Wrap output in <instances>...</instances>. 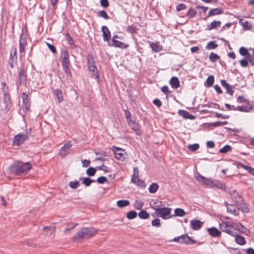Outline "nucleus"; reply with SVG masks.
Here are the masks:
<instances>
[{
  "instance_id": "23",
  "label": "nucleus",
  "mask_w": 254,
  "mask_h": 254,
  "mask_svg": "<svg viewBox=\"0 0 254 254\" xmlns=\"http://www.w3.org/2000/svg\"><path fill=\"white\" fill-rule=\"evenodd\" d=\"M207 231L209 235L213 237H220L221 235L220 231L214 227L208 228Z\"/></svg>"
},
{
  "instance_id": "29",
  "label": "nucleus",
  "mask_w": 254,
  "mask_h": 254,
  "mask_svg": "<svg viewBox=\"0 0 254 254\" xmlns=\"http://www.w3.org/2000/svg\"><path fill=\"white\" fill-rule=\"evenodd\" d=\"M190 226L193 230H199L201 227V222L198 220H192L190 221Z\"/></svg>"
},
{
  "instance_id": "61",
  "label": "nucleus",
  "mask_w": 254,
  "mask_h": 254,
  "mask_svg": "<svg viewBox=\"0 0 254 254\" xmlns=\"http://www.w3.org/2000/svg\"><path fill=\"white\" fill-rule=\"evenodd\" d=\"M187 8V5L184 3H180L176 6V10L177 11H180Z\"/></svg>"
},
{
  "instance_id": "32",
  "label": "nucleus",
  "mask_w": 254,
  "mask_h": 254,
  "mask_svg": "<svg viewBox=\"0 0 254 254\" xmlns=\"http://www.w3.org/2000/svg\"><path fill=\"white\" fill-rule=\"evenodd\" d=\"M233 236L235 237V241L238 244L244 245L246 244V242L243 236L237 235L236 232V235H234Z\"/></svg>"
},
{
  "instance_id": "49",
  "label": "nucleus",
  "mask_w": 254,
  "mask_h": 254,
  "mask_svg": "<svg viewBox=\"0 0 254 254\" xmlns=\"http://www.w3.org/2000/svg\"><path fill=\"white\" fill-rule=\"evenodd\" d=\"M232 110L234 111L238 110L240 112H248V107L245 106H238L237 108L235 107V106H233Z\"/></svg>"
},
{
  "instance_id": "7",
  "label": "nucleus",
  "mask_w": 254,
  "mask_h": 254,
  "mask_svg": "<svg viewBox=\"0 0 254 254\" xmlns=\"http://www.w3.org/2000/svg\"><path fill=\"white\" fill-rule=\"evenodd\" d=\"M115 157L118 160L126 161L127 158V155L125 151L117 147H114L113 149Z\"/></svg>"
},
{
  "instance_id": "41",
  "label": "nucleus",
  "mask_w": 254,
  "mask_h": 254,
  "mask_svg": "<svg viewBox=\"0 0 254 254\" xmlns=\"http://www.w3.org/2000/svg\"><path fill=\"white\" fill-rule=\"evenodd\" d=\"M144 204V203L142 200H136L134 202V207L137 210H140Z\"/></svg>"
},
{
  "instance_id": "9",
  "label": "nucleus",
  "mask_w": 254,
  "mask_h": 254,
  "mask_svg": "<svg viewBox=\"0 0 254 254\" xmlns=\"http://www.w3.org/2000/svg\"><path fill=\"white\" fill-rule=\"evenodd\" d=\"M22 109H21L19 112H21V110H23L24 113H27L30 109V103H29V99L28 97V95L25 92H23L22 94Z\"/></svg>"
},
{
  "instance_id": "56",
  "label": "nucleus",
  "mask_w": 254,
  "mask_h": 254,
  "mask_svg": "<svg viewBox=\"0 0 254 254\" xmlns=\"http://www.w3.org/2000/svg\"><path fill=\"white\" fill-rule=\"evenodd\" d=\"M199 147V145L197 143H194L192 144H190L188 146V149L192 151H195L197 150Z\"/></svg>"
},
{
  "instance_id": "43",
  "label": "nucleus",
  "mask_w": 254,
  "mask_h": 254,
  "mask_svg": "<svg viewBox=\"0 0 254 254\" xmlns=\"http://www.w3.org/2000/svg\"><path fill=\"white\" fill-rule=\"evenodd\" d=\"M63 70L66 74L67 77H71V73L69 68V64H64L62 65Z\"/></svg>"
},
{
  "instance_id": "47",
  "label": "nucleus",
  "mask_w": 254,
  "mask_h": 254,
  "mask_svg": "<svg viewBox=\"0 0 254 254\" xmlns=\"http://www.w3.org/2000/svg\"><path fill=\"white\" fill-rule=\"evenodd\" d=\"M197 12L195 9H192V8H190L189 11L187 13V16H188L190 18H193L194 17L196 14Z\"/></svg>"
},
{
  "instance_id": "57",
  "label": "nucleus",
  "mask_w": 254,
  "mask_h": 254,
  "mask_svg": "<svg viewBox=\"0 0 254 254\" xmlns=\"http://www.w3.org/2000/svg\"><path fill=\"white\" fill-rule=\"evenodd\" d=\"M253 55H250V54H249L248 55V56L247 57V58L248 59V62H250L253 66H254V49L253 50Z\"/></svg>"
},
{
  "instance_id": "2",
  "label": "nucleus",
  "mask_w": 254,
  "mask_h": 254,
  "mask_svg": "<svg viewBox=\"0 0 254 254\" xmlns=\"http://www.w3.org/2000/svg\"><path fill=\"white\" fill-rule=\"evenodd\" d=\"M1 84L2 86V100L4 105V109L7 111L10 109L12 106L10 95L8 93V87L4 82H1Z\"/></svg>"
},
{
  "instance_id": "4",
  "label": "nucleus",
  "mask_w": 254,
  "mask_h": 254,
  "mask_svg": "<svg viewBox=\"0 0 254 254\" xmlns=\"http://www.w3.org/2000/svg\"><path fill=\"white\" fill-rule=\"evenodd\" d=\"M27 80V74L26 70L21 67L18 74V79L16 82L17 89H18L22 84H25Z\"/></svg>"
},
{
  "instance_id": "45",
  "label": "nucleus",
  "mask_w": 254,
  "mask_h": 254,
  "mask_svg": "<svg viewBox=\"0 0 254 254\" xmlns=\"http://www.w3.org/2000/svg\"><path fill=\"white\" fill-rule=\"evenodd\" d=\"M209 60L211 62L213 63V62H216L218 60H219L220 59V57L216 54H215L214 53H211L209 55Z\"/></svg>"
},
{
  "instance_id": "33",
  "label": "nucleus",
  "mask_w": 254,
  "mask_h": 254,
  "mask_svg": "<svg viewBox=\"0 0 254 254\" xmlns=\"http://www.w3.org/2000/svg\"><path fill=\"white\" fill-rule=\"evenodd\" d=\"M221 25V22L220 21H213L210 24L207 25V29L211 30L217 27H220Z\"/></svg>"
},
{
  "instance_id": "37",
  "label": "nucleus",
  "mask_w": 254,
  "mask_h": 254,
  "mask_svg": "<svg viewBox=\"0 0 254 254\" xmlns=\"http://www.w3.org/2000/svg\"><path fill=\"white\" fill-rule=\"evenodd\" d=\"M214 76L212 75H209L207 77V78L206 80V82L205 83V85L206 87H211L214 84Z\"/></svg>"
},
{
  "instance_id": "60",
  "label": "nucleus",
  "mask_w": 254,
  "mask_h": 254,
  "mask_svg": "<svg viewBox=\"0 0 254 254\" xmlns=\"http://www.w3.org/2000/svg\"><path fill=\"white\" fill-rule=\"evenodd\" d=\"M157 202L156 201L153 202L152 204L151 203H150L151 208L154 209L156 213V209H162L163 208L161 207V205H157Z\"/></svg>"
},
{
  "instance_id": "63",
  "label": "nucleus",
  "mask_w": 254,
  "mask_h": 254,
  "mask_svg": "<svg viewBox=\"0 0 254 254\" xmlns=\"http://www.w3.org/2000/svg\"><path fill=\"white\" fill-rule=\"evenodd\" d=\"M240 64L242 67H246L249 65V62L246 59L240 61Z\"/></svg>"
},
{
  "instance_id": "55",
  "label": "nucleus",
  "mask_w": 254,
  "mask_h": 254,
  "mask_svg": "<svg viewBox=\"0 0 254 254\" xmlns=\"http://www.w3.org/2000/svg\"><path fill=\"white\" fill-rule=\"evenodd\" d=\"M238 208L241 209L244 213H248L249 211V208L244 202L240 206H238Z\"/></svg>"
},
{
  "instance_id": "20",
  "label": "nucleus",
  "mask_w": 254,
  "mask_h": 254,
  "mask_svg": "<svg viewBox=\"0 0 254 254\" xmlns=\"http://www.w3.org/2000/svg\"><path fill=\"white\" fill-rule=\"evenodd\" d=\"M27 44V39L26 36L21 35L19 40V52L20 53H23L25 51V47Z\"/></svg>"
},
{
  "instance_id": "40",
  "label": "nucleus",
  "mask_w": 254,
  "mask_h": 254,
  "mask_svg": "<svg viewBox=\"0 0 254 254\" xmlns=\"http://www.w3.org/2000/svg\"><path fill=\"white\" fill-rule=\"evenodd\" d=\"M138 216L140 218L145 219L149 217V214L146 210H141L138 213Z\"/></svg>"
},
{
  "instance_id": "38",
  "label": "nucleus",
  "mask_w": 254,
  "mask_h": 254,
  "mask_svg": "<svg viewBox=\"0 0 254 254\" xmlns=\"http://www.w3.org/2000/svg\"><path fill=\"white\" fill-rule=\"evenodd\" d=\"M175 214L173 215V217L174 216H179V217H182L184 216L186 213L184 211V209L182 208H177L175 209Z\"/></svg>"
},
{
  "instance_id": "19",
  "label": "nucleus",
  "mask_w": 254,
  "mask_h": 254,
  "mask_svg": "<svg viewBox=\"0 0 254 254\" xmlns=\"http://www.w3.org/2000/svg\"><path fill=\"white\" fill-rule=\"evenodd\" d=\"M127 123L128 125L132 128V129L134 130L137 135H141V132L139 129V127L138 124L132 120H129Z\"/></svg>"
},
{
  "instance_id": "58",
  "label": "nucleus",
  "mask_w": 254,
  "mask_h": 254,
  "mask_svg": "<svg viewBox=\"0 0 254 254\" xmlns=\"http://www.w3.org/2000/svg\"><path fill=\"white\" fill-rule=\"evenodd\" d=\"M151 224L154 227H159L161 226L160 220L158 218L154 219L152 221Z\"/></svg>"
},
{
  "instance_id": "28",
  "label": "nucleus",
  "mask_w": 254,
  "mask_h": 254,
  "mask_svg": "<svg viewBox=\"0 0 254 254\" xmlns=\"http://www.w3.org/2000/svg\"><path fill=\"white\" fill-rule=\"evenodd\" d=\"M112 46L115 47H119L122 49H127L128 47V45L123 42L117 40H114L112 42Z\"/></svg>"
},
{
  "instance_id": "59",
  "label": "nucleus",
  "mask_w": 254,
  "mask_h": 254,
  "mask_svg": "<svg viewBox=\"0 0 254 254\" xmlns=\"http://www.w3.org/2000/svg\"><path fill=\"white\" fill-rule=\"evenodd\" d=\"M240 54L243 56H247L249 54L248 50L244 47H241L239 49Z\"/></svg>"
},
{
  "instance_id": "34",
  "label": "nucleus",
  "mask_w": 254,
  "mask_h": 254,
  "mask_svg": "<svg viewBox=\"0 0 254 254\" xmlns=\"http://www.w3.org/2000/svg\"><path fill=\"white\" fill-rule=\"evenodd\" d=\"M16 49L15 47H12L10 50V61H12V62H15L16 61Z\"/></svg>"
},
{
  "instance_id": "39",
  "label": "nucleus",
  "mask_w": 254,
  "mask_h": 254,
  "mask_svg": "<svg viewBox=\"0 0 254 254\" xmlns=\"http://www.w3.org/2000/svg\"><path fill=\"white\" fill-rule=\"evenodd\" d=\"M129 201L128 200H120L117 202V205L119 207L123 208L128 206Z\"/></svg>"
},
{
  "instance_id": "5",
  "label": "nucleus",
  "mask_w": 254,
  "mask_h": 254,
  "mask_svg": "<svg viewBox=\"0 0 254 254\" xmlns=\"http://www.w3.org/2000/svg\"><path fill=\"white\" fill-rule=\"evenodd\" d=\"M156 209V216L160 217L163 219H167L173 217L171 215L172 209L168 207H163L162 209Z\"/></svg>"
},
{
  "instance_id": "18",
  "label": "nucleus",
  "mask_w": 254,
  "mask_h": 254,
  "mask_svg": "<svg viewBox=\"0 0 254 254\" xmlns=\"http://www.w3.org/2000/svg\"><path fill=\"white\" fill-rule=\"evenodd\" d=\"M61 58L62 65L69 64L68 54L66 50H63L61 52Z\"/></svg>"
},
{
  "instance_id": "22",
  "label": "nucleus",
  "mask_w": 254,
  "mask_h": 254,
  "mask_svg": "<svg viewBox=\"0 0 254 254\" xmlns=\"http://www.w3.org/2000/svg\"><path fill=\"white\" fill-rule=\"evenodd\" d=\"M150 47L152 50L156 53H158L162 50V47L159 42H149Z\"/></svg>"
},
{
  "instance_id": "24",
  "label": "nucleus",
  "mask_w": 254,
  "mask_h": 254,
  "mask_svg": "<svg viewBox=\"0 0 254 254\" xmlns=\"http://www.w3.org/2000/svg\"><path fill=\"white\" fill-rule=\"evenodd\" d=\"M211 187H216L223 190L226 189L225 185L222 182L217 180H213Z\"/></svg>"
},
{
  "instance_id": "30",
  "label": "nucleus",
  "mask_w": 254,
  "mask_h": 254,
  "mask_svg": "<svg viewBox=\"0 0 254 254\" xmlns=\"http://www.w3.org/2000/svg\"><path fill=\"white\" fill-rule=\"evenodd\" d=\"M170 83L173 88L176 89L180 86V82L176 77H172L170 80Z\"/></svg>"
},
{
  "instance_id": "3",
  "label": "nucleus",
  "mask_w": 254,
  "mask_h": 254,
  "mask_svg": "<svg viewBox=\"0 0 254 254\" xmlns=\"http://www.w3.org/2000/svg\"><path fill=\"white\" fill-rule=\"evenodd\" d=\"M220 230L231 236L236 235V229L234 228V223L223 222L219 224Z\"/></svg>"
},
{
  "instance_id": "10",
  "label": "nucleus",
  "mask_w": 254,
  "mask_h": 254,
  "mask_svg": "<svg viewBox=\"0 0 254 254\" xmlns=\"http://www.w3.org/2000/svg\"><path fill=\"white\" fill-rule=\"evenodd\" d=\"M71 146H72V144L71 143V141H66L64 144V146L61 148V149L59 151L60 155L62 158H64L65 156H66L70 153V148H71Z\"/></svg>"
},
{
  "instance_id": "54",
  "label": "nucleus",
  "mask_w": 254,
  "mask_h": 254,
  "mask_svg": "<svg viewBox=\"0 0 254 254\" xmlns=\"http://www.w3.org/2000/svg\"><path fill=\"white\" fill-rule=\"evenodd\" d=\"M98 15L99 16L104 18L105 19H108L110 17L108 16L107 13L105 10H102L98 12Z\"/></svg>"
},
{
  "instance_id": "14",
  "label": "nucleus",
  "mask_w": 254,
  "mask_h": 254,
  "mask_svg": "<svg viewBox=\"0 0 254 254\" xmlns=\"http://www.w3.org/2000/svg\"><path fill=\"white\" fill-rule=\"evenodd\" d=\"M195 178L197 181L202 183L203 185L208 186L210 187H211L213 180L210 178H206L201 175L198 174L195 176Z\"/></svg>"
},
{
  "instance_id": "62",
  "label": "nucleus",
  "mask_w": 254,
  "mask_h": 254,
  "mask_svg": "<svg viewBox=\"0 0 254 254\" xmlns=\"http://www.w3.org/2000/svg\"><path fill=\"white\" fill-rule=\"evenodd\" d=\"M237 101L238 103H248L249 101L248 100L246 99L243 96H239L237 98Z\"/></svg>"
},
{
  "instance_id": "21",
  "label": "nucleus",
  "mask_w": 254,
  "mask_h": 254,
  "mask_svg": "<svg viewBox=\"0 0 254 254\" xmlns=\"http://www.w3.org/2000/svg\"><path fill=\"white\" fill-rule=\"evenodd\" d=\"M84 239H86V238L84 236L82 229L77 232L73 237V241L76 242H80L82 240Z\"/></svg>"
},
{
  "instance_id": "36",
  "label": "nucleus",
  "mask_w": 254,
  "mask_h": 254,
  "mask_svg": "<svg viewBox=\"0 0 254 254\" xmlns=\"http://www.w3.org/2000/svg\"><path fill=\"white\" fill-rule=\"evenodd\" d=\"M158 189H159V185L157 183H154L151 184L150 185V186L148 188V190L150 193H155L157 191Z\"/></svg>"
},
{
  "instance_id": "44",
  "label": "nucleus",
  "mask_w": 254,
  "mask_h": 254,
  "mask_svg": "<svg viewBox=\"0 0 254 254\" xmlns=\"http://www.w3.org/2000/svg\"><path fill=\"white\" fill-rule=\"evenodd\" d=\"M127 31L131 34H133L137 32V28L135 26L129 25L127 27Z\"/></svg>"
},
{
  "instance_id": "42",
  "label": "nucleus",
  "mask_w": 254,
  "mask_h": 254,
  "mask_svg": "<svg viewBox=\"0 0 254 254\" xmlns=\"http://www.w3.org/2000/svg\"><path fill=\"white\" fill-rule=\"evenodd\" d=\"M66 37L68 44L70 46L71 48L74 49L75 48V45L74 44V41L69 33H67Z\"/></svg>"
},
{
  "instance_id": "64",
  "label": "nucleus",
  "mask_w": 254,
  "mask_h": 254,
  "mask_svg": "<svg viewBox=\"0 0 254 254\" xmlns=\"http://www.w3.org/2000/svg\"><path fill=\"white\" fill-rule=\"evenodd\" d=\"M107 181V179L105 177L101 176L97 179V182L100 184H104L105 182Z\"/></svg>"
},
{
  "instance_id": "11",
  "label": "nucleus",
  "mask_w": 254,
  "mask_h": 254,
  "mask_svg": "<svg viewBox=\"0 0 254 254\" xmlns=\"http://www.w3.org/2000/svg\"><path fill=\"white\" fill-rule=\"evenodd\" d=\"M173 241L179 243L186 244H190V242H191L192 244L194 243V241L192 240L190 237L188 236L187 234L182 235L178 237H176L174 238Z\"/></svg>"
},
{
  "instance_id": "31",
  "label": "nucleus",
  "mask_w": 254,
  "mask_h": 254,
  "mask_svg": "<svg viewBox=\"0 0 254 254\" xmlns=\"http://www.w3.org/2000/svg\"><path fill=\"white\" fill-rule=\"evenodd\" d=\"M131 182L134 184L137 185L138 186L141 187H144V181L140 180L139 179L138 175L136 174V176L134 177H132Z\"/></svg>"
},
{
  "instance_id": "52",
  "label": "nucleus",
  "mask_w": 254,
  "mask_h": 254,
  "mask_svg": "<svg viewBox=\"0 0 254 254\" xmlns=\"http://www.w3.org/2000/svg\"><path fill=\"white\" fill-rule=\"evenodd\" d=\"M231 147L229 145H225L223 148H221L219 152L222 153H226L231 150Z\"/></svg>"
},
{
  "instance_id": "53",
  "label": "nucleus",
  "mask_w": 254,
  "mask_h": 254,
  "mask_svg": "<svg viewBox=\"0 0 254 254\" xmlns=\"http://www.w3.org/2000/svg\"><path fill=\"white\" fill-rule=\"evenodd\" d=\"M96 170L95 168L90 167L86 170V173L89 176H93L95 174Z\"/></svg>"
},
{
  "instance_id": "8",
  "label": "nucleus",
  "mask_w": 254,
  "mask_h": 254,
  "mask_svg": "<svg viewBox=\"0 0 254 254\" xmlns=\"http://www.w3.org/2000/svg\"><path fill=\"white\" fill-rule=\"evenodd\" d=\"M28 136L26 133H19L14 137L12 141V144L13 145L19 146L23 144L24 141L28 139Z\"/></svg>"
},
{
  "instance_id": "51",
  "label": "nucleus",
  "mask_w": 254,
  "mask_h": 254,
  "mask_svg": "<svg viewBox=\"0 0 254 254\" xmlns=\"http://www.w3.org/2000/svg\"><path fill=\"white\" fill-rule=\"evenodd\" d=\"M79 185V182L78 181H70L69 183V187L72 189H77Z\"/></svg>"
},
{
  "instance_id": "15",
  "label": "nucleus",
  "mask_w": 254,
  "mask_h": 254,
  "mask_svg": "<svg viewBox=\"0 0 254 254\" xmlns=\"http://www.w3.org/2000/svg\"><path fill=\"white\" fill-rule=\"evenodd\" d=\"M81 229L83 231V234H84V236H85L86 238H89L93 236L97 232L96 229L92 227H83Z\"/></svg>"
},
{
  "instance_id": "13",
  "label": "nucleus",
  "mask_w": 254,
  "mask_h": 254,
  "mask_svg": "<svg viewBox=\"0 0 254 254\" xmlns=\"http://www.w3.org/2000/svg\"><path fill=\"white\" fill-rule=\"evenodd\" d=\"M224 203L227 207V211L228 212L235 216H238L239 215V205H237L236 203H235V204H230L226 201H225Z\"/></svg>"
},
{
  "instance_id": "35",
  "label": "nucleus",
  "mask_w": 254,
  "mask_h": 254,
  "mask_svg": "<svg viewBox=\"0 0 254 254\" xmlns=\"http://www.w3.org/2000/svg\"><path fill=\"white\" fill-rule=\"evenodd\" d=\"M55 94L57 96L58 100V102L60 103L64 100V97L62 91L59 89H57L55 90Z\"/></svg>"
},
{
  "instance_id": "26",
  "label": "nucleus",
  "mask_w": 254,
  "mask_h": 254,
  "mask_svg": "<svg viewBox=\"0 0 254 254\" xmlns=\"http://www.w3.org/2000/svg\"><path fill=\"white\" fill-rule=\"evenodd\" d=\"M223 13V9L222 8H212L209 10L208 15L206 17L212 16L216 15L221 14Z\"/></svg>"
},
{
  "instance_id": "6",
  "label": "nucleus",
  "mask_w": 254,
  "mask_h": 254,
  "mask_svg": "<svg viewBox=\"0 0 254 254\" xmlns=\"http://www.w3.org/2000/svg\"><path fill=\"white\" fill-rule=\"evenodd\" d=\"M88 66L90 71L93 72L92 75L96 78L99 77V75L97 72V67L95 63L94 59L92 55L89 54L87 57Z\"/></svg>"
},
{
  "instance_id": "46",
  "label": "nucleus",
  "mask_w": 254,
  "mask_h": 254,
  "mask_svg": "<svg viewBox=\"0 0 254 254\" xmlns=\"http://www.w3.org/2000/svg\"><path fill=\"white\" fill-rule=\"evenodd\" d=\"M218 47V45L217 44H216L213 41H210L209 43H208L207 45L206 46V49L208 50H212V49H215Z\"/></svg>"
},
{
  "instance_id": "17",
  "label": "nucleus",
  "mask_w": 254,
  "mask_h": 254,
  "mask_svg": "<svg viewBox=\"0 0 254 254\" xmlns=\"http://www.w3.org/2000/svg\"><path fill=\"white\" fill-rule=\"evenodd\" d=\"M101 29L103 33V40L109 42L111 39V33L108 28L106 26H103Z\"/></svg>"
},
{
  "instance_id": "1",
  "label": "nucleus",
  "mask_w": 254,
  "mask_h": 254,
  "mask_svg": "<svg viewBox=\"0 0 254 254\" xmlns=\"http://www.w3.org/2000/svg\"><path fill=\"white\" fill-rule=\"evenodd\" d=\"M32 166L30 162L23 163L20 161L14 162L10 167V171L16 175H20L27 173L31 169Z\"/></svg>"
},
{
  "instance_id": "27",
  "label": "nucleus",
  "mask_w": 254,
  "mask_h": 254,
  "mask_svg": "<svg viewBox=\"0 0 254 254\" xmlns=\"http://www.w3.org/2000/svg\"><path fill=\"white\" fill-rule=\"evenodd\" d=\"M237 164L238 167H242V168L247 170L250 174L254 176V168L245 165L241 162H238Z\"/></svg>"
},
{
  "instance_id": "50",
  "label": "nucleus",
  "mask_w": 254,
  "mask_h": 254,
  "mask_svg": "<svg viewBox=\"0 0 254 254\" xmlns=\"http://www.w3.org/2000/svg\"><path fill=\"white\" fill-rule=\"evenodd\" d=\"M137 216V213L135 211H130L127 214V217L128 219H132Z\"/></svg>"
},
{
  "instance_id": "16",
  "label": "nucleus",
  "mask_w": 254,
  "mask_h": 254,
  "mask_svg": "<svg viewBox=\"0 0 254 254\" xmlns=\"http://www.w3.org/2000/svg\"><path fill=\"white\" fill-rule=\"evenodd\" d=\"M221 85L226 89V93L231 96H233L234 93V87L228 83L224 79L221 80L220 81Z\"/></svg>"
},
{
  "instance_id": "25",
  "label": "nucleus",
  "mask_w": 254,
  "mask_h": 254,
  "mask_svg": "<svg viewBox=\"0 0 254 254\" xmlns=\"http://www.w3.org/2000/svg\"><path fill=\"white\" fill-rule=\"evenodd\" d=\"M180 116L183 117L186 119L193 120L195 119V117L192 115H190L188 111L185 110H180L178 112Z\"/></svg>"
},
{
  "instance_id": "48",
  "label": "nucleus",
  "mask_w": 254,
  "mask_h": 254,
  "mask_svg": "<svg viewBox=\"0 0 254 254\" xmlns=\"http://www.w3.org/2000/svg\"><path fill=\"white\" fill-rule=\"evenodd\" d=\"M95 181L93 180H92L91 179H90V178H88V177H86V178H85L83 181H82V183L85 185L86 186V187H88L89 186H90L91 184L93 182H94Z\"/></svg>"
},
{
  "instance_id": "12",
  "label": "nucleus",
  "mask_w": 254,
  "mask_h": 254,
  "mask_svg": "<svg viewBox=\"0 0 254 254\" xmlns=\"http://www.w3.org/2000/svg\"><path fill=\"white\" fill-rule=\"evenodd\" d=\"M231 198L237 205H241L244 202L242 197L238 193L236 190H232L230 191Z\"/></svg>"
}]
</instances>
